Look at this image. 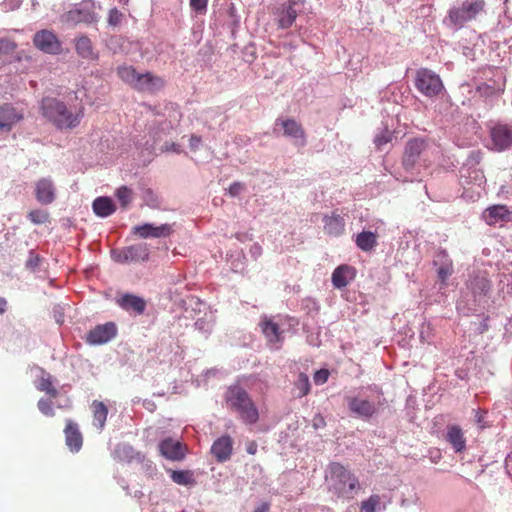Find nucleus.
<instances>
[{"label":"nucleus","instance_id":"f257e3e1","mask_svg":"<svg viewBox=\"0 0 512 512\" xmlns=\"http://www.w3.org/2000/svg\"><path fill=\"white\" fill-rule=\"evenodd\" d=\"M442 156L440 147L424 138H412L407 141L402 155V166L406 171L416 168L427 169L438 162Z\"/></svg>","mask_w":512,"mask_h":512},{"label":"nucleus","instance_id":"f03ea898","mask_svg":"<svg viewBox=\"0 0 512 512\" xmlns=\"http://www.w3.org/2000/svg\"><path fill=\"white\" fill-rule=\"evenodd\" d=\"M42 115L60 130H73L79 126L84 117L85 108L83 105L78 107H68L64 102L51 97L42 99Z\"/></svg>","mask_w":512,"mask_h":512},{"label":"nucleus","instance_id":"7ed1b4c3","mask_svg":"<svg viewBox=\"0 0 512 512\" xmlns=\"http://www.w3.org/2000/svg\"><path fill=\"white\" fill-rule=\"evenodd\" d=\"M227 407L238 414L239 418L248 425L259 420V411L249 393L240 385H231L224 393Z\"/></svg>","mask_w":512,"mask_h":512},{"label":"nucleus","instance_id":"20e7f679","mask_svg":"<svg viewBox=\"0 0 512 512\" xmlns=\"http://www.w3.org/2000/svg\"><path fill=\"white\" fill-rule=\"evenodd\" d=\"M331 490L338 497L352 498L359 486L358 478L338 462L329 465Z\"/></svg>","mask_w":512,"mask_h":512},{"label":"nucleus","instance_id":"39448f33","mask_svg":"<svg viewBox=\"0 0 512 512\" xmlns=\"http://www.w3.org/2000/svg\"><path fill=\"white\" fill-rule=\"evenodd\" d=\"M415 87L427 97L438 96L444 88L439 75L427 68L417 70Z\"/></svg>","mask_w":512,"mask_h":512},{"label":"nucleus","instance_id":"423d86ee","mask_svg":"<svg viewBox=\"0 0 512 512\" xmlns=\"http://www.w3.org/2000/svg\"><path fill=\"white\" fill-rule=\"evenodd\" d=\"M278 127L282 130V135L289 138L293 145L303 148L306 143V133L302 125L292 118H278L275 122L274 132Z\"/></svg>","mask_w":512,"mask_h":512},{"label":"nucleus","instance_id":"0eeeda50","mask_svg":"<svg viewBox=\"0 0 512 512\" xmlns=\"http://www.w3.org/2000/svg\"><path fill=\"white\" fill-rule=\"evenodd\" d=\"M484 0H467L460 8L451 9L449 18L454 24L467 22L484 9Z\"/></svg>","mask_w":512,"mask_h":512},{"label":"nucleus","instance_id":"6e6552de","mask_svg":"<svg viewBox=\"0 0 512 512\" xmlns=\"http://www.w3.org/2000/svg\"><path fill=\"white\" fill-rule=\"evenodd\" d=\"M33 44L37 49L46 54L58 55L62 52L61 41L50 30L44 29L36 32L33 37Z\"/></svg>","mask_w":512,"mask_h":512},{"label":"nucleus","instance_id":"1a4fd4ad","mask_svg":"<svg viewBox=\"0 0 512 512\" xmlns=\"http://www.w3.org/2000/svg\"><path fill=\"white\" fill-rule=\"evenodd\" d=\"M61 22L76 26L80 23L92 24L97 21V14L93 9V5L75 7L61 15Z\"/></svg>","mask_w":512,"mask_h":512},{"label":"nucleus","instance_id":"9d476101","mask_svg":"<svg viewBox=\"0 0 512 512\" xmlns=\"http://www.w3.org/2000/svg\"><path fill=\"white\" fill-rule=\"evenodd\" d=\"M158 449L161 456L171 461H182L187 453V445L171 437L160 441Z\"/></svg>","mask_w":512,"mask_h":512},{"label":"nucleus","instance_id":"9b49d317","mask_svg":"<svg viewBox=\"0 0 512 512\" xmlns=\"http://www.w3.org/2000/svg\"><path fill=\"white\" fill-rule=\"evenodd\" d=\"M116 334L117 328L112 322L97 325L87 334V342L93 345H101L113 339Z\"/></svg>","mask_w":512,"mask_h":512},{"label":"nucleus","instance_id":"f8f14e48","mask_svg":"<svg viewBox=\"0 0 512 512\" xmlns=\"http://www.w3.org/2000/svg\"><path fill=\"white\" fill-rule=\"evenodd\" d=\"M493 145L497 151H503L512 145V126L496 124L490 132Z\"/></svg>","mask_w":512,"mask_h":512},{"label":"nucleus","instance_id":"ddd939ff","mask_svg":"<svg viewBox=\"0 0 512 512\" xmlns=\"http://www.w3.org/2000/svg\"><path fill=\"white\" fill-rule=\"evenodd\" d=\"M23 118V113L12 105H0V132H10Z\"/></svg>","mask_w":512,"mask_h":512},{"label":"nucleus","instance_id":"4468645a","mask_svg":"<svg viewBox=\"0 0 512 512\" xmlns=\"http://www.w3.org/2000/svg\"><path fill=\"white\" fill-rule=\"evenodd\" d=\"M35 197L41 204L48 205L56 199V188L50 178H41L35 183Z\"/></svg>","mask_w":512,"mask_h":512},{"label":"nucleus","instance_id":"2eb2a0df","mask_svg":"<svg viewBox=\"0 0 512 512\" xmlns=\"http://www.w3.org/2000/svg\"><path fill=\"white\" fill-rule=\"evenodd\" d=\"M172 227L169 224H162L160 226H154L153 224L145 223L140 226L133 227V234L140 238H161L167 237L172 233Z\"/></svg>","mask_w":512,"mask_h":512},{"label":"nucleus","instance_id":"dca6fc26","mask_svg":"<svg viewBox=\"0 0 512 512\" xmlns=\"http://www.w3.org/2000/svg\"><path fill=\"white\" fill-rule=\"evenodd\" d=\"M348 407L352 413L364 419L371 418L377 412L375 403L358 397L348 398Z\"/></svg>","mask_w":512,"mask_h":512},{"label":"nucleus","instance_id":"f3484780","mask_svg":"<svg viewBox=\"0 0 512 512\" xmlns=\"http://www.w3.org/2000/svg\"><path fill=\"white\" fill-rule=\"evenodd\" d=\"M164 87V80L150 72L138 74L134 89L141 92H155Z\"/></svg>","mask_w":512,"mask_h":512},{"label":"nucleus","instance_id":"a211bd4d","mask_svg":"<svg viewBox=\"0 0 512 512\" xmlns=\"http://www.w3.org/2000/svg\"><path fill=\"white\" fill-rule=\"evenodd\" d=\"M64 433L65 442L69 450L73 453L80 451L83 445V437L79 431L78 425L72 420H67Z\"/></svg>","mask_w":512,"mask_h":512},{"label":"nucleus","instance_id":"6ab92c4d","mask_svg":"<svg viewBox=\"0 0 512 512\" xmlns=\"http://www.w3.org/2000/svg\"><path fill=\"white\" fill-rule=\"evenodd\" d=\"M116 303L125 311H133L138 315L144 313L146 301L137 295L126 293L116 299Z\"/></svg>","mask_w":512,"mask_h":512},{"label":"nucleus","instance_id":"aec40b11","mask_svg":"<svg viewBox=\"0 0 512 512\" xmlns=\"http://www.w3.org/2000/svg\"><path fill=\"white\" fill-rule=\"evenodd\" d=\"M356 276V270L349 265H340L332 273L333 286L341 289L346 287Z\"/></svg>","mask_w":512,"mask_h":512},{"label":"nucleus","instance_id":"412c9836","mask_svg":"<svg viewBox=\"0 0 512 512\" xmlns=\"http://www.w3.org/2000/svg\"><path fill=\"white\" fill-rule=\"evenodd\" d=\"M232 444V439L229 436H221L212 444L211 453L218 462H225L232 454Z\"/></svg>","mask_w":512,"mask_h":512},{"label":"nucleus","instance_id":"4be33fe9","mask_svg":"<svg viewBox=\"0 0 512 512\" xmlns=\"http://www.w3.org/2000/svg\"><path fill=\"white\" fill-rule=\"evenodd\" d=\"M434 265L439 266L437 269L438 278L443 284H446L447 279L453 273V262L445 250H440L436 254Z\"/></svg>","mask_w":512,"mask_h":512},{"label":"nucleus","instance_id":"5701e85b","mask_svg":"<svg viewBox=\"0 0 512 512\" xmlns=\"http://www.w3.org/2000/svg\"><path fill=\"white\" fill-rule=\"evenodd\" d=\"M260 327L269 344H277L283 341V332L272 319L264 317L260 322Z\"/></svg>","mask_w":512,"mask_h":512},{"label":"nucleus","instance_id":"b1692460","mask_svg":"<svg viewBox=\"0 0 512 512\" xmlns=\"http://www.w3.org/2000/svg\"><path fill=\"white\" fill-rule=\"evenodd\" d=\"M446 440L451 444L456 453H461L466 448V438L458 425L447 427Z\"/></svg>","mask_w":512,"mask_h":512},{"label":"nucleus","instance_id":"393cba45","mask_svg":"<svg viewBox=\"0 0 512 512\" xmlns=\"http://www.w3.org/2000/svg\"><path fill=\"white\" fill-rule=\"evenodd\" d=\"M75 50L83 59L96 60L98 58V54L94 50L91 39L86 35L79 36L75 39Z\"/></svg>","mask_w":512,"mask_h":512},{"label":"nucleus","instance_id":"a878e982","mask_svg":"<svg viewBox=\"0 0 512 512\" xmlns=\"http://www.w3.org/2000/svg\"><path fill=\"white\" fill-rule=\"evenodd\" d=\"M510 211L505 205H494L484 212V219L488 225H495L499 221L509 219Z\"/></svg>","mask_w":512,"mask_h":512},{"label":"nucleus","instance_id":"bb28decb","mask_svg":"<svg viewBox=\"0 0 512 512\" xmlns=\"http://www.w3.org/2000/svg\"><path fill=\"white\" fill-rule=\"evenodd\" d=\"M324 230L328 235L338 237L345 230V221L342 216L333 213L324 217Z\"/></svg>","mask_w":512,"mask_h":512},{"label":"nucleus","instance_id":"cd10ccee","mask_svg":"<svg viewBox=\"0 0 512 512\" xmlns=\"http://www.w3.org/2000/svg\"><path fill=\"white\" fill-rule=\"evenodd\" d=\"M94 213L99 217H108L116 211V206L110 197H97L92 204Z\"/></svg>","mask_w":512,"mask_h":512},{"label":"nucleus","instance_id":"c85d7f7f","mask_svg":"<svg viewBox=\"0 0 512 512\" xmlns=\"http://www.w3.org/2000/svg\"><path fill=\"white\" fill-rule=\"evenodd\" d=\"M36 387L39 391L45 392L51 398L58 396V390L54 386L53 377L43 369H41V376L37 381Z\"/></svg>","mask_w":512,"mask_h":512},{"label":"nucleus","instance_id":"c756f323","mask_svg":"<svg viewBox=\"0 0 512 512\" xmlns=\"http://www.w3.org/2000/svg\"><path fill=\"white\" fill-rule=\"evenodd\" d=\"M91 408L93 412L94 426H96L98 429H103L108 416V408L103 402L97 400L92 402Z\"/></svg>","mask_w":512,"mask_h":512},{"label":"nucleus","instance_id":"7c9ffc66","mask_svg":"<svg viewBox=\"0 0 512 512\" xmlns=\"http://www.w3.org/2000/svg\"><path fill=\"white\" fill-rule=\"evenodd\" d=\"M355 242L359 249L369 252L377 245V235L371 231H363L356 236Z\"/></svg>","mask_w":512,"mask_h":512},{"label":"nucleus","instance_id":"2f4dec72","mask_svg":"<svg viewBox=\"0 0 512 512\" xmlns=\"http://www.w3.org/2000/svg\"><path fill=\"white\" fill-rule=\"evenodd\" d=\"M297 17L296 10L291 6H283L278 12V27L287 29L292 26Z\"/></svg>","mask_w":512,"mask_h":512},{"label":"nucleus","instance_id":"473e14b6","mask_svg":"<svg viewBox=\"0 0 512 512\" xmlns=\"http://www.w3.org/2000/svg\"><path fill=\"white\" fill-rule=\"evenodd\" d=\"M124 259L130 261L142 260L145 261L148 259V250L145 245H133L127 247L123 251Z\"/></svg>","mask_w":512,"mask_h":512},{"label":"nucleus","instance_id":"72a5a7b5","mask_svg":"<svg viewBox=\"0 0 512 512\" xmlns=\"http://www.w3.org/2000/svg\"><path fill=\"white\" fill-rule=\"evenodd\" d=\"M468 288L474 295L486 294L490 290V282L485 277L476 276L469 281Z\"/></svg>","mask_w":512,"mask_h":512},{"label":"nucleus","instance_id":"f704fd0d","mask_svg":"<svg viewBox=\"0 0 512 512\" xmlns=\"http://www.w3.org/2000/svg\"><path fill=\"white\" fill-rule=\"evenodd\" d=\"M138 74L139 73L132 66H120L117 69V75L119 78L133 88L135 86Z\"/></svg>","mask_w":512,"mask_h":512},{"label":"nucleus","instance_id":"c9c22d12","mask_svg":"<svg viewBox=\"0 0 512 512\" xmlns=\"http://www.w3.org/2000/svg\"><path fill=\"white\" fill-rule=\"evenodd\" d=\"M138 456L139 453L135 452L132 446L128 444H119L115 448L114 456L120 461H132L135 456Z\"/></svg>","mask_w":512,"mask_h":512},{"label":"nucleus","instance_id":"e433bc0d","mask_svg":"<svg viewBox=\"0 0 512 512\" xmlns=\"http://www.w3.org/2000/svg\"><path fill=\"white\" fill-rule=\"evenodd\" d=\"M115 196L123 209H126L133 200V191L127 186H121L115 191Z\"/></svg>","mask_w":512,"mask_h":512},{"label":"nucleus","instance_id":"4c0bfd02","mask_svg":"<svg viewBox=\"0 0 512 512\" xmlns=\"http://www.w3.org/2000/svg\"><path fill=\"white\" fill-rule=\"evenodd\" d=\"M295 387L299 391V397L306 396L310 392L311 387L309 377L305 373H300L295 382Z\"/></svg>","mask_w":512,"mask_h":512},{"label":"nucleus","instance_id":"58836bf2","mask_svg":"<svg viewBox=\"0 0 512 512\" xmlns=\"http://www.w3.org/2000/svg\"><path fill=\"white\" fill-rule=\"evenodd\" d=\"M381 503V498L379 495H371L367 500L361 503L360 511L361 512H376L377 508H379Z\"/></svg>","mask_w":512,"mask_h":512},{"label":"nucleus","instance_id":"ea45409f","mask_svg":"<svg viewBox=\"0 0 512 512\" xmlns=\"http://www.w3.org/2000/svg\"><path fill=\"white\" fill-rule=\"evenodd\" d=\"M27 217L33 224H44L49 221V213L42 209L31 210Z\"/></svg>","mask_w":512,"mask_h":512},{"label":"nucleus","instance_id":"a19ab883","mask_svg":"<svg viewBox=\"0 0 512 512\" xmlns=\"http://www.w3.org/2000/svg\"><path fill=\"white\" fill-rule=\"evenodd\" d=\"M171 479L179 485H189L193 482L192 475L189 471H173Z\"/></svg>","mask_w":512,"mask_h":512},{"label":"nucleus","instance_id":"79ce46f5","mask_svg":"<svg viewBox=\"0 0 512 512\" xmlns=\"http://www.w3.org/2000/svg\"><path fill=\"white\" fill-rule=\"evenodd\" d=\"M124 18V14L117 8H112L108 12L107 22L109 26L116 27L120 25Z\"/></svg>","mask_w":512,"mask_h":512},{"label":"nucleus","instance_id":"37998d69","mask_svg":"<svg viewBox=\"0 0 512 512\" xmlns=\"http://www.w3.org/2000/svg\"><path fill=\"white\" fill-rule=\"evenodd\" d=\"M37 406H38V409L41 411V413H43L45 416H49V417L54 416L55 412H54L53 404H52L51 400L41 398L38 401Z\"/></svg>","mask_w":512,"mask_h":512},{"label":"nucleus","instance_id":"c03bdc74","mask_svg":"<svg viewBox=\"0 0 512 512\" xmlns=\"http://www.w3.org/2000/svg\"><path fill=\"white\" fill-rule=\"evenodd\" d=\"M192 10L197 14H205L207 11L208 0H189Z\"/></svg>","mask_w":512,"mask_h":512},{"label":"nucleus","instance_id":"a18cd8bd","mask_svg":"<svg viewBox=\"0 0 512 512\" xmlns=\"http://www.w3.org/2000/svg\"><path fill=\"white\" fill-rule=\"evenodd\" d=\"M16 49V44L9 39H0V55L13 53Z\"/></svg>","mask_w":512,"mask_h":512},{"label":"nucleus","instance_id":"49530a36","mask_svg":"<svg viewBox=\"0 0 512 512\" xmlns=\"http://www.w3.org/2000/svg\"><path fill=\"white\" fill-rule=\"evenodd\" d=\"M329 375H330L329 370L320 369L315 372V374L313 376V380L316 385H323L324 383H326L328 381Z\"/></svg>","mask_w":512,"mask_h":512},{"label":"nucleus","instance_id":"de8ad7c7","mask_svg":"<svg viewBox=\"0 0 512 512\" xmlns=\"http://www.w3.org/2000/svg\"><path fill=\"white\" fill-rule=\"evenodd\" d=\"M243 190L244 185L240 182H234L228 188V192L232 197L238 196Z\"/></svg>","mask_w":512,"mask_h":512},{"label":"nucleus","instance_id":"09e8293b","mask_svg":"<svg viewBox=\"0 0 512 512\" xmlns=\"http://www.w3.org/2000/svg\"><path fill=\"white\" fill-rule=\"evenodd\" d=\"M201 137L197 135H191L189 140V146L192 151H196L199 148V145L201 144Z\"/></svg>","mask_w":512,"mask_h":512},{"label":"nucleus","instance_id":"8fccbe9b","mask_svg":"<svg viewBox=\"0 0 512 512\" xmlns=\"http://www.w3.org/2000/svg\"><path fill=\"white\" fill-rule=\"evenodd\" d=\"M165 151H172L177 154L182 153V149L179 144L176 143H166L165 144Z\"/></svg>","mask_w":512,"mask_h":512},{"label":"nucleus","instance_id":"3c124183","mask_svg":"<svg viewBox=\"0 0 512 512\" xmlns=\"http://www.w3.org/2000/svg\"><path fill=\"white\" fill-rule=\"evenodd\" d=\"M505 468L509 476L512 478V451L506 456Z\"/></svg>","mask_w":512,"mask_h":512},{"label":"nucleus","instance_id":"603ef678","mask_svg":"<svg viewBox=\"0 0 512 512\" xmlns=\"http://www.w3.org/2000/svg\"><path fill=\"white\" fill-rule=\"evenodd\" d=\"M257 443L255 441H250L246 445V451L248 454L254 455L257 452Z\"/></svg>","mask_w":512,"mask_h":512},{"label":"nucleus","instance_id":"864d4df0","mask_svg":"<svg viewBox=\"0 0 512 512\" xmlns=\"http://www.w3.org/2000/svg\"><path fill=\"white\" fill-rule=\"evenodd\" d=\"M390 141V137L388 136H377L376 139H375V144L380 147L386 143H388Z\"/></svg>","mask_w":512,"mask_h":512},{"label":"nucleus","instance_id":"5fc2aeb1","mask_svg":"<svg viewBox=\"0 0 512 512\" xmlns=\"http://www.w3.org/2000/svg\"><path fill=\"white\" fill-rule=\"evenodd\" d=\"M7 309V300L3 297H0V314L5 313Z\"/></svg>","mask_w":512,"mask_h":512},{"label":"nucleus","instance_id":"6e6d98bb","mask_svg":"<svg viewBox=\"0 0 512 512\" xmlns=\"http://www.w3.org/2000/svg\"><path fill=\"white\" fill-rule=\"evenodd\" d=\"M319 425H324V419L322 416L320 415H317L315 418H314V426L316 428L319 427Z\"/></svg>","mask_w":512,"mask_h":512},{"label":"nucleus","instance_id":"4d7b16f0","mask_svg":"<svg viewBox=\"0 0 512 512\" xmlns=\"http://www.w3.org/2000/svg\"><path fill=\"white\" fill-rule=\"evenodd\" d=\"M269 509V506L267 504H263L261 507H258L253 512H267Z\"/></svg>","mask_w":512,"mask_h":512}]
</instances>
